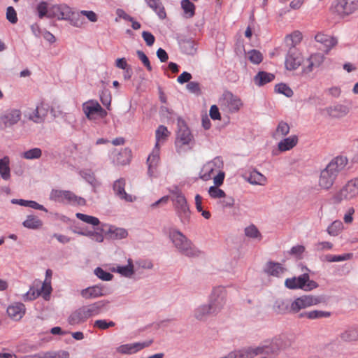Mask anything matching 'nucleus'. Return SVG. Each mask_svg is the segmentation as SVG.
<instances>
[{"mask_svg":"<svg viewBox=\"0 0 358 358\" xmlns=\"http://www.w3.org/2000/svg\"><path fill=\"white\" fill-rule=\"evenodd\" d=\"M226 292L224 287L213 289L208 304L198 306L194 310V317L199 321H205L213 315L217 314L225 304Z\"/></svg>","mask_w":358,"mask_h":358,"instance_id":"f257e3e1","label":"nucleus"},{"mask_svg":"<svg viewBox=\"0 0 358 358\" xmlns=\"http://www.w3.org/2000/svg\"><path fill=\"white\" fill-rule=\"evenodd\" d=\"M348 159L344 156H338L334 158L320 173L319 185L329 189L334 185L338 173L341 172L348 164Z\"/></svg>","mask_w":358,"mask_h":358,"instance_id":"f03ea898","label":"nucleus"},{"mask_svg":"<svg viewBox=\"0 0 358 358\" xmlns=\"http://www.w3.org/2000/svg\"><path fill=\"white\" fill-rule=\"evenodd\" d=\"M169 237L175 248L181 255L188 257L199 255V251L194 246L192 241L180 231L175 230L170 232Z\"/></svg>","mask_w":358,"mask_h":358,"instance_id":"7ed1b4c3","label":"nucleus"},{"mask_svg":"<svg viewBox=\"0 0 358 358\" xmlns=\"http://www.w3.org/2000/svg\"><path fill=\"white\" fill-rule=\"evenodd\" d=\"M285 285L289 289H301L304 291H311L318 287V283L310 280L308 273H303L298 277L287 278Z\"/></svg>","mask_w":358,"mask_h":358,"instance_id":"20e7f679","label":"nucleus"},{"mask_svg":"<svg viewBox=\"0 0 358 358\" xmlns=\"http://www.w3.org/2000/svg\"><path fill=\"white\" fill-rule=\"evenodd\" d=\"M358 195V177L349 180L343 188L334 196V203H339L343 200H350Z\"/></svg>","mask_w":358,"mask_h":358,"instance_id":"39448f33","label":"nucleus"},{"mask_svg":"<svg viewBox=\"0 0 358 358\" xmlns=\"http://www.w3.org/2000/svg\"><path fill=\"white\" fill-rule=\"evenodd\" d=\"M325 301L326 297L324 296H314L313 295H303L296 298L291 303V311L292 313H298L301 309L318 303H324Z\"/></svg>","mask_w":358,"mask_h":358,"instance_id":"423d86ee","label":"nucleus"},{"mask_svg":"<svg viewBox=\"0 0 358 358\" xmlns=\"http://www.w3.org/2000/svg\"><path fill=\"white\" fill-rule=\"evenodd\" d=\"M173 206L177 216L184 225L190 222L191 211L184 194H179L173 199Z\"/></svg>","mask_w":358,"mask_h":358,"instance_id":"0eeeda50","label":"nucleus"},{"mask_svg":"<svg viewBox=\"0 0 358 358\" xmlns=\"http://www.w3.org/2000/svg\"><path fill=\"white\" fill-rule=\"evenodd\" d=\"M333 7L338 15H349L358 9V0H336Z\"/></svg>","mask_w":358,"mask_h":358,"instance_id":"6e6552de","label":"nucleus"},{"mask_svg":"<svg viewBox=\"0 0 358 358\" xmlns=\"http://www.w3.org/2000/svg\"><path fill=\"white\" fill-rule=\"evenodd\" d=\"M249 349L251 352L252 358H253L255 355L259 354H263L271 358L278 355V353L280 352V341H273L269 343V345H264L263 346L256 348L255 349Z\"/></svg>","mask_w":358,"mask_h":358,"instance_id":"1a4fd4ad","label":"nucleus"},{"mask_svg":"<svg viewBox=\"0 0 358 358\" xmlns=\"http://www.w3.org/2000/svg\"><path fill=\"white\" fill-rule=\"evenodd\" d=\"M178 127L176 144L189 145L193 139V136L185 122L180 117L178 118Z\"/></svg>","mask_w":358,"mask_h":358,"instance_id":"9d476101","label":"nucleus"},{"mask_svg":"<svg viewBox=\"0 0 358 358\" xmlns=\"http://www.w3.org/2000/svg\"><path fill=\"white\" fill-rule=\"evenodd\" d=\"M302 63V57L296 47H290L285 58V67L287 70L296 69Z\"/></svg>","mask_w":358,"mask_h":358,"instance_id":"9b49d317","label":"nucleus"},{"mask_svg":"<svg viewBox=\"0 0 358 358\" xmlns=\"http://www.w3.org/2000/svg\"><path fill=\"white\" fill-rule=\"evenodd\" d=\"M126 180L123 178H120L114 181L113 185V189L115 196L120 200L126 202H133L136 200V196L127 194L125 192Z\"/></svg>","mask_w":358,"mask_h":358,"instance_id":"f8f14e48","label":"nucleus"},{"mask_svg":"<svg viewBox=\"0 0 358 358\" xmlns=\"http://www.w3.org/2000/svg\"><path fill=\"white\" fill-rule=\"evenodd\" d=\"M152 343L153 341L151 339L141 343L121 345L117 348V352L124 355H131L149 347Z\"/></svg>","mask_w":358,"mask_h":358,"instance_id":"ddd939ff","label":"nucleus"},{"mask_svg":"<svg viewBox=\"0 0 358 358\" xmlns=\"http://www.w3.org/2000/svg\"><path fill=\"white\" fill-rule=\"evenodd\" d=\"M71 14V8L66 4H56L49 8L48 17H56L59 20H67Z\"/></svg>","mask_w":358,"mask_h":358,"instance_id":"4468645a","label":"nucleus"},{"mask_svg":"<svg viewBox=\"0 0 358 358\" xmlns=\"http://www.w3.org/2000/svg\"><path fill=\"white\" fill-rule=\"evenodd\" d=\"M180 50L186 55H194L197 52V45L192 38L180 36L177 38Z\"/></svg>","mask_w":358,"mask_h":358,"instance_id":"2eb2a0df","label":"nucleus"},{"mask_svg":"<svg viewBox=\"0 0 358 358\" xmlns=\"http://www.w3.org/2000/svg\"><path fill=\"white\" fill-rule=\"evenodd\" d=\"M21 111L18 109H10L0 117L1 122L5 127H11L17 124L21 118Z\"/></svg>","mask_w":358,"mask_h":358,"instance_id":"dca6fc26","label":"nucleus"},{"mask_svg":"<svg viewBox=\"0 0 358 358\" xmlns=\"http://www.w3.org/2000/svg\"><path fill=\"white\" fill-rule=\"evenodd\" d=\"M320 112L322 114L326 113L329 117L339 118L347 115L349 112V108L345 105L337 104L334 106H329L321 109Z\"/></svg>","mask_w":358,"mask_h":358,"instance_id":"f3484780","label":"nucleus"},{"mask_svg":"<svg viewBox=\"0 0 358 358\" xmlns=\"http://www.w3.org/2000/svg\"><path fill=\"white\" fill-rule=\"evenodd\" d=\"M88 313L85 306L73 311L68 318V322L71 325L78 324L85 322L89 318Z\"/></svg>","mask_w":358,"mask_h":358,"instance_id":"a211bd4d","label":"nucleus"},{"mask_svg":"<svg viewBox=\"0 0 358 358\" xmlns=\"http://www.w3.org/2000/svg\"><path fill=\"white\" fill-rule=\"evenodd\" d=\"M224 101L231 113L237 112L242 105L241 99L230 92H226L224 94Z\"/></svg>","mask_w":358,"mask_h":358,"instance_id":"6ab92c4d","label":"nucleus"},{"mask_svg":"<svg viewBox=\"0 0 358 358\" xmlns=\"http://www.w3.org/2000/svg\"><path fill=\"white\" fill-rule=\"evenodd\" d=\"M81 295L85 299L96 298L104 296L106 295V293L104 292V286L99 284L88 287L81 291Z\"/></svg>","mask_w":358,"mask_h":358,"instance_id":"aec40b11","label":"nucleus"},{"mask_svg":"<svg viewBox=\"0 0 358 358\" xmlns=\"http://www.w3.org/2000/svg\"><path fill=\"white\" fill-rule=\"evenodd\" d=\"M315 39L317 42L324 45L325 48L324 51L326 53H328L329 51L338 43L336 38L322 33H318L315 36Z\"/></svg>","mask_w":358,"mask_h":358,"instance_id":"412c9836","label":"nucleus"},{"mask_svg":"<svg viewBox=\"0 0 358 358\" xmlns=\"http://www.w3.org/2000/svg\"><path fill=\"white\" fill-rule=\"evenodd\" d=\"M223 162L220 157H217L213 160L208 162L206 163L203 167V171H205L203 176H201V178L207 180L210 178L211 173L213 172L215 168L220 169L222 166Z\"/></svg>","mask_w":358,"mask_h":358,"instance_id":"4be33fe9","label":"nucleus"},{"mask_svg":"<svg viewBox=\"0 0 358 358\" xmlns=\"http://www.w3.org/2000/svg\"><path fill=\"white\" fill-rule=\"evenodd\" d=\"M25 313V306L22 303H16L10 305L7 308L8 316L15 320L22 317Z\"/></svg>","mask_w":358,"mask_h":358,"instance_id":"5701e85b","label":"nucleus"},{"mask_svg":"<svg viewBox=\"0 0 358 358\" xmlns=\"http://www.w3.org/2000/svg\"><path fill=\"white\" fill-rule=\"evenodd\" d=\"M109 303L108 301L102 300L96 301L88 306H85L89 317L99 315L103 310L106 309V306Z\"/></svg>","mask_w":358,"mask_h":358,"instance_id":"b1692460","label":"nucleus"},{"mask_svg":"<svg viewBox=\"0 0 358 358\" xmlns=\"http://www.w3.org/2000/svg\"><path fill=\"white\" fill-rule=\"evenodd\" d=\"M343 342H352L358 341V326L348 327L339 335Z\"/></svg>","mask_w":358,"mask_h":358,"instance_id":"393cba45","label":"nucleus"},{"mask_svg":"<svg viewBox=\"0 0 358 358\" xmlns=\"http://www.w3.org/2000/svg\"><path fill=\"white\" fill-rule=\"evenodd\" d=\"M275 79V75L266 71H259L254 77V83L257 86H263L268 83L272 82Z\"/></svg>","mask_w":358,"mask_h":358,"instance_id":"a878e982","label":"nucleus"},{"mask_svg":"<svg viewBox=\"0 0 358 358\" xmlns=\"http://www.w3.org/2000/svg\"><path fill=\"white\" fill-rule=\"evenodd\" d=\"M106 231V236L110 239H122L126 238L128 235L126 229L114 226L108 227V229Z\"/></svg>","mask_w":358,"mask_h":358,"instance_id":"bb28decb","label":"nucleus"},{"mask_svg":"<svg viewBox=\"0 0 358 358\" xmlns=\"http://www.w3.org/2000/svg\"><path fill=\"white\" fill-rule=\"evenodd\" d=\"M128 264L126 266H117L116 268H113L112 271L121 274L126 278H130L134 273V264L131 259H129Z\"/></svg>","mask_w":358,"mask_h":358,"instance_id":"cd10ccee","label":"nucleus"},{"mask_svg":"<svg viewBox=\"0 0 358 358\" xmlns=\"http://www.w3.org/2000/svg\"><path fill=\"white\" fill-rule=\"evenodd\" d=\"M149 6L158 15V17L164 20L166 17L165 8L160 0H145Z\"/></svg>","mask_w":358,"mask_h":358,"instance_id":"c85d7f7f","label":"nucleus"},{"mask_svg":"<svg viewBox=\"0 0 358 358\" xmlns=\"http://www.w3.org/2000/svg\"><path fill=\"white\" fill-rule=\"evenodd\" d=\"M273 310L278 314L292 313L291 303L287 300L278 299L274 303Z\"/></svg>","mask_w":358,"mask_h":358,"instance_id":"c756f323","label":"nucleus"},{"mask_svg":"<svg viewBox=\"0 0 358 358\" xmlns=\"http://www.w3.org/2000/svg\"><path fill=\"white\" fill-rule=\"evenodd\" d=\"M297 143V136L293 135L280 141L278 143V149L282 152L289 150L294 148Z\"/></svg>","mask_w":358,"mask_h":358,"instance_id":"7c9ffc66","label":"nucleus"},{"mask_svg":"<svg viewBox=\"0 0 358 358\" xmlns=\"http://www.w3.org/2000/svg\"><path fill=\"white\" fill-rule=\"evenodd\" d=\"M285 268L281 266L280 263L273 262H268L264 268V271L273 276H278L280 273H282Z\"/></svg>","mask_w":358,"mask_h":358,"instance_id":"2f4dec72","label":"nucleus"},{"mask_svg":"<svg viewBox=\"0 0 358 358\" xmlns=\"http://www.w3.org/2000/svg\"><path fill=\"white\" fill-rule=\"evenodd\" d=\"M100 104L96 101H90L83 104V111L88 119H92V116L96 114Z\"/></svg>","mask_w":358,"mask_h":358,"instance_id":"473e14b6","label":"nucleus"},{"mask_svg":"<svg viewBox=\"0 0 358 358\" xmlns=\"http://www.w3.org/2000/svg\"><path fill=\"white\" fill-rule=\"evenodd\" d=\"M23 226L30 229H37L42 227L43 222L36 216L29 215L22 223Z\"/></svg>","mask_w":358,"mask_h":358,"instance_id":"72a5a7b5","label":"nucleus"},{"mask_svg":"<svg viewBox=\"0 0 358 358\" xmlns=\"http://www.w3.org/2000/svg\"><path fill=\"white\" fill-rule=\"evenodd\" d=\"M64 201H67L69 203L76 204L78 206H84L86 203L84 198L78 196L73 192L68 190H64Z\"/></svg>","mask_w":358,"mask_h":358,"instance_id":"f704fd0d","label":"nucleus"},{"mask_svg":"<svg viewBox=\"0 0 358 358\" xmlns=\"http://www.w3.org/2000/svg\"><path fill=\"white\" fill-rule=\"evenodd\" d=\"M302 40V34L299 31H294L291 34L287 35L285 38L286 45L289 47H296Z\"/></svg>","mask_w":358,"mask_h":358,"instance_id":"c9c22d12","label":"nucleus"},{"mask_svg":"<svg viewBox=\"0 0 358 358\" xmlns=\"http://www.w3.org/2000/svg\"><path fill=\"white\" fill-rule=\"evenodd\" d=\"M266 177L256 170L252 171L248 178V181L253 185H262L266 182Z\"/></svg>","mask_w":358,"mask_h":358,"instance_id":"e433bc0d","label":"nucleus"},{"mask_svg":"<svg viewBox=\"0 0 358 358\" xmlns=\"http://www.w3.org/2000/svg\"><path fill=\"white\" fill-rule=\"evenodd\" d=\"M8 157L0 159V174L3 180H8L10 178V170Z\"/></svg>","mask_w":358,"mask_h":358,"instance_id":"4c0bfd02","label":"nucleus"},{"mask_svg":"<svg viewBox=\"0 0 358 358\" xmlns=\"http://www.w3.org/2000/svg\"><path fill=\"white\" fill-rule=\"evenodd\" d=\"M181 8L184 10L186 17H192L195 14V5L189 0H182Z\"/></svg>","mask_w":358,"mask_h":358,"instance_id":"58836bf2","label":"nucleus"},{"mask_svg":"<svg viewBox=\"0 0 358 358\" xmlns=\"http://www.w3.org/2000/svg\"><path fill=\"white\" fill-rule=\"evenodd\" d=\"M76 216L78 219L80 220L81 221L90 224L94 227L99 226L101 222L99 220L94 216L85 215L81 213H77L76 214Z\"/></svg>","mask_w":358,"mask_h":358,"instance_id":"ea45409f","label":"nucleus"},{"mask_svg":"<svg viewBox=\"0 0 358 358\" xmlns=\"http://www.w3.org/2000/svg\"><path fill=\"white\" fill-rule=\"evenodd\" d=\"M245 235L248 238L259 239V241L262 238L260 231L254 224H250L245 229Z\"/></svg>","mask_w":358,"mask_h":358,"instance_id":"a19ab883","label":"nucleus"},{"mask_svg":"<svg viewBox=\"0 0 358 358\" xmlns=\"http://www.w3.org/2000/svg\"><path fill=\"white\" fill-rule=\"evenodd\" d=\"M275 92L279 94H282L288 98L292 97L294 94L292 90L285 83H279L275 85Z\"/></svg>","mask_w":358,"mask_h":358,"instance_id":"79ce46f5","label":"nucleus"},{"mask_svg":"<svg viewBox=\"0 0 358 358\" xmlns=\"http://www.w3.org/2000/svg\"><path fill=\"white\" fill-rule=\"evenodd\" d=\"M111 99L110 90L104 87L100 93V101L108 110H110Z\"/></svg>","mask_w":358,"mask_h":358,"instance_id":"37998d69","label":"nucleus"},{"mask_svg":"<svg viewBox=\"0 0 358 358\" xmlns=\"http://www.w3.org/2000/svg\"><path fill=\"white\" fill-rule=\"evenodd\" d=\"M80 13H76L72 11L71 9V14L69 18L66 20H69L71 24L76 27H80L83 23L84 18L81 17Z\"/></svg>","mask_w":358,"mask_h":358,"instance_id":"c03bdc74","label":"nucleus"},{"mask_svg":"<svg viewBox=\"0 0 358 358\" xmlns=\"http://www.w3.org/2000/svg\"><path fill=\"white\" fill-rule=\"evenodd\" d=\"M168 130L165 126L160 125L155 132V136L157 142L155 143V148L159 146V143L160 141H163L168 136Z\"/></svg>","mask_w":358,"mask_h":358,"instance_id":"a18cd8bd","label":"nucleus"},{"mask_svg":"<svg viewBox=\"0 0 358 358\" xmlns=\"http://www.w3.org/2000/svg\"><path fill=\"white\" fill-rule=\"evenodd\" d=\"M42 150L40 148H35L30 149L22 154V157L27 159H35L41 157Z\"/></svg>","mask_w":358,"mask_h":358,"instance_id":"49530a36","label":"nucleus"},{"mask_svg":"<svg viewBox=\"0 0 358 358\" xmlns=\"http://www.w3.org/2000/svg\"><path fill=\"white\" fill-rule=\"evenodd\" d=\"M80 176L84 178L88 183L93 187L96 185L97 181L95 178L94 173L91 170H84L80 172Z\"/></svg>","mask_w":358,"mask_h":358,"instance_id":"de8ad7c7","label":"nucleus"},{"mask_svg":"<svg viewBox=\"0 0 358 358\" xmlns=\"http://www.w3.org/2000/svg\"><path fill=\"white\" fill-rule=\"evenodd\" d=\"M342 229L343 223L341 221L336 220L328 227L327 232L331 236H337Z\"/></svg>","mask_w":358,"mask_h":358,"instance_id":"09e8293b","label":"nucleus"},{"mask_svg":"<svg viewBox=\"0 0 358 358\" xmlns=\"http://www.w3.org/2000/svg\"><path fill=\"white\" fill-rule=\"evenodd\" d=\"M94 273L99 279L103 281H110L113 278V275L110 273L104 271L101 267L96 268Z\"/></svg>","mask_w":358,"mask_h":358,"instance_id":"8fccbe9b","label":"nucleus"},{"mask_svg":"<svg viewBox=\"0 0 358 358\" xmlns=\"http://www.w3.org/2000/svg\"><path fill=\"white\" fill-rule=\"evenodd\" d=\"M249 60L255 64H259L263 59L262 54L257 50H251L248 52Z\"/></svg>","mask_w":358,"mask_h":358,"instance_id":"3c124183","label":"nucleus"},{"mask_svg":"<svg viewBox=\"0 0 358 358\" xmlns=\"http://www.w3.org/2000/svg\"><path fill=\"white\" fill-rule=\"evenodd\" d=\"M308 319L315 320L322 317H329L331 316V313L328 311L315 310L312 311H308Z\"/></svg>","mask_w":358,"mask_h":358,"instance_id":"603ef678","label":"nucleus"},{"mask_svg":"<svg viewBox=\"0 0 358 358\" xmlns=\"http://www.w3.org/2000/svg\"><path fill=\"white\" fill-rule=\"evenodd\" d=\"M49 8L45 1H41L37 5L36 10L39 18L42 19L45 16L48 17Z\"/></svg>","mask_w":358,"mask_h":358,"instance_id":"864d4df0","label":"nucleus"},{"mask_svg":"<svg viewBox=\"0 0 358 358\" xmlns=\"http://www.w3.org/2000/svg\"><path fill=\"white\" fill-rule=\"evenodd\" d=\"M106 227H108V225L106 224H101L100 227L98 226L96 228L97 231H95L94 236H92L93 239L99 243L103 242L104 239L103 234H106V232H107Z\"/></svg>","mask_w":358,"mask_h":358,"instance_id":"5fc2aeb1","label":"nucleus"},{"mask_svg":"<svg viewBox=\"0 0 358 358\" xmlns=\"http://www.w3.org/2000/svg\"><path fill=\"white\" fill-rule=\"evenodd\" d=\"M115 323L113 321H107L106 320H97L94 323V327L101 330L107 329L110 327H115Z\"/></svg>","mask_w":358,"mask_h":358,"instance_id":"6e6d98bb","label":"nucleus"},{"mask_svg":"<svg viewBox=\"0 0 358 358\" xmlns=\"http://www.w3.org/2000/svg\"><path fill=\"white\" fill-rule=\"evenodd\" d=\"M41 295V292L35 289L34 287H31L28 292H27L24 296L23 299L24 301H33Z\"/></svg>","mask_w":358,"mask_h":358,"instance_id":"4d7b16f0","label":"nucleus"},{"mask_svg":"<svg viewBox=\"0 0 358 358\" xmlns=\"http://www.w3.org/2000/svg\"><path fill=\"white\" fill-rule=\"evenodd\" d=\"M47 358H69V353L65 350L49 351L45 353Z\"/></svg>","mask_w":358,"mask_h":358,"instance_id":"13d9d810","label":"nucleus"},{"mask_svg":"<svg viewBox=\"0 0 358 358\" xmlns=\"http://www.w3.org/2000/svg\"><path fill=\"white\" fill-rule=\"evenodd\" d=\"M159 146L157 148H154L152 153L150 154L147 159V164H150L151 166H157V163L159 159Z\"/></svg>","mask_w":358,"mask_h":358,"instance_id":"bf43d9fd","label":"nucleus"},{"mask_svg":"<svg viewBox=\"0 0 358 358\" xmlns=\"http://www.w3.org/2000/svg\"><path fill=\"white\" fill-rule=\"evenodd\" d=\"M39 291L41 292V294H43V297L44 298V299L48 300L52 292L50 280H49V281L45 280L44 282L41 286V289Z\"/></svg>","mask_w":358,"mask_h":358,"instance_id":"052dcab7","label":"nucleus"},{"mask_svg":"<svg viewBox=\"0 0 358 358\" xmlns=\"http://www.w3.org/2000/svg\"><path fill=\"white\" fill-rule=\"evenodd\" d=\"M208 194L212 198L214 199L225 197L226 194L222 189H220L217 186L210 187L208 189Z\"/></svg>","mask_w":358,"mask_h":358,"instance_id":"680f3d73","label":"nucleus"},{"mask_svg":"<svg viewBox=\"0 0 358 358\" xmlns=\"http://www.w3.org/2000/svg\"><path fill=\"white\" fill-rule=\"evenodd\" d=\"M186 88L191 93L195 94L196 95L201 94L200 84L197 82H189L186 85Z\"/></svg>","mask_w":358,"mask_h":358,"instance_id":"e2e57ef3","label":"nucleus"},{"mask_svg":"<svg viewBox=\"0 0 358 358\" xmlns=\"http://www.w3.org/2000/svg\"><path fill=\"white\" fill-rule=\"evenodd\" d=\"M6 19L11 24H16L17 22V13L13 6H8L6 9Z\"/></svg>","mask_w":358,"mask_h":358,"instance_id":"0e129e2a","label":"nucleus"},{"mask_svg":"<svg viewBox=\"0 0 358 358\" xmlns=\"http://www.w3.org/2000/svg\"><path fill=\"white\" fill-rule=\"evenodd\" d=\"M136 55L138 57L139 59L142 62L143 65L146 67L148 71H151L152 68L150 64V60L146 55L141 50H137Z\"/></svg>","mask_w":358,"mask_h":358,"instance_id":"69168bd1","label":"nucleus"},{"mask_svg":"<svg viewBox=\"0 0 358 358\" xmlns=\"http://www.w3.org/2000/svg\"><path fill=\"white\" fill-rule=\"evenodd\" d=\"M289 126L287 122L280 121L277 127L276 132L280 133L282 136H286L289 134Z\"/></svg>","mask_w":358,"mask_h":358,"instance_id":"338daca9","label":"nucleus"},{"mask_svg":"<svg viewBox=\"0 0 358 358\" xmlns=\"http://www.w3.org/2000/svg\"><path fill=\"white\" fill-rule=\"evenodd\" d=\"M309 59L313 62L315 67H319L323 63L324 57L320 53H316L311 55Z\"/></svg>","mask_w":358,"mask_h":358,"instance_id":"774afa93","label":"nucleus"}]
</instances>
